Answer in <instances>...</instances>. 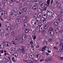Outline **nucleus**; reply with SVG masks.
I'll return each instance as SVG.
<instances>
[{"label": "nucleus", "instance_id": "37", "mask_svg": "<svg viewBox=\"0 0 63 63\" xmlns=\"http://www.w3.org/2000/svg\"><path fill=\"white\" fill-rule=\"evenodd\" d=\"M54 25H55V26H57L58 25V22H55L54 23Z\"/></svg>", "mask_w": 63, "mask_h": 63}, {"label": "nucleus", "instance_id": "48", "mask_svg": "<svg viewBox=\"0 0 63 63\" xmlns=\"http://www.w3.org/2000/svg\"><path fill=\"white\" fill-rule=\"evenodd\" d=\"M11 24H9L8 25H7L6 26L7 27V28H9V27L11 26Z\"/></svg>", "mask_w": 63, "mask_h": 63}, {"label": "nucleus", "instance_id": "10", "mask_svg": "<svg viewBox=\"0 0 63 63\" xmlns=\"http://www.w3.org/2000/svg\"><path fill=\"white\" fill-rule=\"evenodd\" d=\"M23 47L24 48V49L25 50H26V51H27L28 50V49H29V46H23Z\"/></svg>", "mask_w": 63, "mask_h": 63}, {"label": "nucleus", "instance_id": "51", "mask_svg": "<svg viewBox=\"0 0 63 63\" xmlns=\"http://www.w3.org/2000/svg\"><path fill=\"white\" fill-rule=\"evenodd\" d=\"M29 55L27 54L26 55V58H27V59H28L29 58Z\"/></svg>", "mask_w": 63, "mask_h": 63}, {"label": "nucleus", "instance_id": "32", "mask_svg": "<svg viewBox=\"0 0 63 63\" xmlns=\"http://www.w3.org/2000/svg\"><path fill=\"white\" fill-rule=\"evenodd\" d=\"M24 25L25 27H27L28 26V24L27 23H24Z\"/></svg>", "mask_w": 63, "mask_h": 63}, {"label": "nucleus", "instance_id": "12", "mask_svg": "<svg viewBox=\"0 0 63 63\" xmlns=\"http://www.w3.org/2000/svg\"><path fill=\"white\" fill-rule=\"evenodd\" d=\"M22 13V11L21 10H19L18 11L17 13L19 15H20Z\"/></svg>", "mask_w": 63, "mask_h": 63}, {"label": "nucleus", "instance_id": "63", "mask_svg": "<svg viewBox=\"0 0 63 63\" xmlns=\"http://www.w3.org/2000/svg\"><path fill=\"white\" fill-rule=\"evenodd\" d=\"M52 40L51 38L49 39V42H52Z\"/></svg>", "mask_w": 63, "mask_h": 63}, {"label": "nucleus", "instance_id": "16", "mask_svg": "<svg viewBox=\"0 0 63 63\" xmlns=\"http://www.w3.org/2000/svg\"><path fill=\"white\" fill-rule=\"evenodd\" d=\"M55 2H54V3L53 5V7H55V6L57 4V3H58V1H57V0H55Z\"/></svg>", "mask_w": 63, "mask_h": 63}, {"label": "nucleus", "instance_id": "24", "mask_svg": "<svg viewBox=\"0 0 63 63\" xmlns=\"http://www.w3.org/2000/svg\"><path fill=\"white\" fill-rule=\"evenodd\" d=\"M6 30L8 32H10L11 31L10 27H8L6 28Z\"/></svg>", "mask_w": 63, "mask_h": 63}, {"label": "nucleus", "instance_id": "4", "mask_svg": "<svg viewBox=\"0 0 63 63\" xmlns=\"http://www.w3.org/2000/svg\"><path fill=\"white\" fill-rule=\"evenodd\" d=\"M37 8H38V5H35L33 6L32 7V9L33 10H36Z\"/></svg>", "mask_w": 63, "mask_h": 63}, {"label": "nucleus", "instance_id": "43", "mask_svg": "<svg viewBox=\"0 0 63 63\" xmlns=\"http://www.w3.org/2000/svg\"><path fill=\"white\" fill-rule=\"evenodd\" d=\"M50 2V0H47V4H49Z\"/></svg>", "mask_w": 63, "mask_h": 63}, {"label": "nucleus", "instance_id": "26", "mask_svg": "<svg viewBox=\"0 0 63 63\" xmlns=\"http://www.w3.org/2000/svg\"><path fill=\"white\" fill-rule=\"evenodd\" d=\"M50 33L51 36H53V35H54V32H53V31H51L50 32Z\"/></svg>", "mask_w": 63, "mask_h": 63}, {"label": "nucleus", "instance_id": "23", "mask_svg": "<svg viewBox=\"0 0 63 63\" xmlns=\"http://www.w3.org/2000/svg\"><path fill=\"white\" fill-rule=\"evenodd\" d=\"M43 46L45 47V46H46L47 45V42H46L44 41L43 42Z\"/></svg>", "mask_w": 63, "mask_h": 63}, {"label": "nucleus", "instance_id": "27", "mask_svg": "<svg viewBox=\"0 0 63 63\" xmlns=\"http://www.w3.org/2000/svg\"><path fill=\"white\" fill-rule=\"evenodd\" d=\"M45 4L44 3H42L41 5V6L42 8H44V7H45Z\"/></svg>", "mask_w": 63, "mask_h": 63}, {"label": "nucleus", "instance_id": "49", "mask_svg": "<svg viewBox=\"0 0 63 63\" xmlns=\"http://www.w3.org/2000/svg\"><path fill=\"white\" fill-rule=\"evenodd\" d=\"M58 58H59V59L61 60H63V58L62 57H60L59 56V57H58Z\"/></svg>", "mask_w": 63, "mask_h": 63}, {"label": "nucleus", "instance_id": "64", "mask_svg": "<svg viewBox=\"0 0 63 63\" xmlns=\"http://www.w3.org/2000/svg\"><path fill=\"white\" fill-rule=\"evenodd\" d=\"M12 51H13L12 50V49H10L9 50V52L10 53H12Z\"/></svg>", "mask_w": 63, "mask_h": 63}, {"label": "nucleus", "instance_id": "31", "mask_svg": "<svg viewBox=\"0 0 63 63\" xmlns=\"http://www.w3.org/2000/svg\"><path fill=\"white\" fill-rule=\"evenodd\" d=\"M29 30L28 29H26L25 30V32H26V33H28L29 32Z\"/></svg>", "mask_w": 63, "mask_h": 63}, {"label": "nucleus", "instance_id": "50", "mask_svg": "<svg viewBox=\"0 0 63 63\" xmlns=\"http://www.w3.org/2000/svg\"><path fill=\"white\" fill-rule=\"evenodd\" d=\"M15 59V57H13L12 58V59L13 61H14V62H15V60L14 59Z\"/></svg>", "mask_w": 63, "mask_h": 63}, {"label": "nucleus", "instance_id": "41", "mask_svg": "<svg viewBox=\"0 0 63 63\" xmlns=\"http://www.w3.org/2000/svg\"><path fill=\"white\" fill-rule=\"evenodd\" d=\"M63 16L62 14H60L58 15V17H62Z\"/></svg>", "mask_w": 63, "mask_h": 63}, {"label": "nucleus", "instance_id": "14", "mask_svg": "<svg viewBox=\"0 0 63 63\" xmlns=\"http://www.w3.org/2000/svg\"><path fill=\"white\" fill-rule=\"evenodd\" d=\"M4 47V43H2L0 45V47L1 48H3Z\"/></svg>", "mask_w": 63, "mask_h": 63}, {"label": "nucleus", "instance_id": "1", "mask_svg": "<svg viewBox=\"0 0 63 63\" xmlns=\"http://www.w3.org/2000/svg\"><path fill=\"white\" fill-rule=\"evenodd\" d=\"M9 15L11 16H13L15 17L17 16V13L14 12H13V13H12V12H11L9 14Z\"/></svg>", "mask_w": 63, "mask_h": 63}, {"label": "nucleus", "instance_id": "36", "mask_svg": "<svg viewBox=\"0 0 63 63\" xmlns=\"http://www.w3.org/2000/svg\"><path fill=\"white\" fill-rule=\"evenodd\" d=\"M61 10H62V9L60 7L58 9V11L59 13H60L61 11Z\"/></svg>", "mask_w": 63, "mask_h": 63}, {"label": "nucleus", "instance_id": "5", "mask_svg": "<svg viewBox=\"0 0 63 63\" xmlns=\"http://www.w3.org/2000/svg\"><path fill=\"white\" fill-rule=\"evenodd\" d=\"M35 55H36V56L37 57V58L38 59H40V58H41V55L39 54H38V53L36 52L35 53Z\"/></svg>", "mask_w": 63, "mask_h": 63}, {"label": "nucleus", "instance_id": "25", "mask_svg": "<svg viewBox=\"0 0 63 63\" xmlns=\"http://www.w3.org/2000/svg\"><path fill=\"white\" fill-rule=\"evenodd\" d=\"M31 14V11H28L27 12V14L28 15H30Z\"/></svg>", "mask_w": 63, "mask_h": 63}, {"label": "nucleus", "instance_id": "11", "mask_svg": "<svg viewBox=\"0 0 63 63\" xmlns=\"http://www.w3.org/2000/svg\"><path fill=\"white\" fill-rule=\"evenodd\" d=\"M52 59V58L50 57H49L47 60V63H50V61Z\"/></svg>", "mask_w": 63, "mask_h": 63}, {"label": "nucleus", "instance_id": "18", "mask_svg": "<svg viewBox=\"0 0 63 63\" xmlns=\"http://www.w3.org/2000/svg\"><path fill=\"white\" fill-rule=\"evenodd\" d=\"M26 39V36L25 35L24 36H22V39L24 41H25Z\"/></svg>", "mask_w": 63, "mask_h": 63}, {"label": "nucleus", "instance_id": "15", "mask_svg": "<svg viewBox=\"0 0 63 63\" xmlns=\"http://www.w3.org/2000/svg\"><path fill=\"white\" fill-rule=\"evenodd\" d=\"M36 21H37V22L40 21H41V18L40 17H37L36 19Z\"/></svg>", "mask_w": 63, "mask_h": 63}, {"label": "nucleus", "instance_id": "17", "mask_svg": "<svg viewBox=\"0 0 63 63\" xmlns=\"http://www.w3.org/2000/svg\"><path fill=\"white\" fill-rule=\"evenodd\" d=\"M38 11L39 13H42V11H43V10H42V9L41 8H39L38 9Z\"/></svg>", "mask_w": 63, "mask_h": 63}, {"label": "nucleus", "instance_id": "7", "mask_svg": "<svg viewBox=\"0 0 63 63\" xmlns=\"http://www.w3.org/2000/svg\"><path fill=\"white\" fill-rule=\"evenodd\" d=\"M19 40V42L21 44V43H23V40H22V39L21 37H20L19 38H18Z\"/></svg>", "mask_w": 63, "mask_h": 63}, {"label": "nucleus", "instance_id": "22", "mask_svg": "<svg viewBox=\"0 0 63 63\" xmlns=\"http://www.w3.org/2000/svg\"><path fill=\"white\" fill-rule=\"evenodd\" d=\"M30 57L32 58H33L34 57V55L32 53L31 55H30Z\"/></svg>", "mask_w": 63, "mask_h": 63}, {"label": "nucleus", "instance_id": "46", "mask_svg": "<svg viewBox=\"0 0 63 63\" xmlns=\"http://www.w3.org/2000/svg\"><path fill=\"white\" fill-rule=\"evenodd\" d=\"M7 19L11 21L12 20V18L10 17H7Z\"/></svg>", "mask_w": 63, "mask_h": 63}, {"label": "nucleus", "instance_id": "44", "mask_svg": "<svg viewBox=\"0 0 63 63\" xmlns=\"http://www.w3.org/2000/svg\"><path fill=\"white\" fill-rule=\"evenodd\" d=\"M38 25L39 26V27H41V26L42 25V23H38Z\"/></svg>", "mask_w": 63, "mask_h": 63}, {"label": "nucleus", "instance_id": "57", "mask_svg": "<svg viewBox=\"0 0 63 63\" xmlns=\"http://www.w3.org/2000/svg\"><path fill=\"white\" fill-rule=\"evenodd\" d=\"M5 46L6 47H10V46H9V45H8V42H7V44H5Z\"/></svg>", "mask_w": 63, "mask_h": 63}, {"label": "nucleus", "instance_id": "20", "mask_svg": "<svg viewBox=\"0 0 63 63\" xmlns=\"http://www.w3.org/2000/svg\"><path fill=\"white\" fill-rule=\"evenodd\" d=\"M45 40L46 42H48L49 38L47 37H46L45 38Z\"/></svg>", "mask_w": 63, "mask_h": 63}, {"label": "nucleus", "instance_id": "2", "mask_svg": "<svg viewBox=\"0 0 63 63\" xmlns=\"http://www.w3.org/2000/svg\"><path fill=\"white\" fill-rule=\"evenodd\" d=\"M52 13V12H51L50 11H47V15L48 16H52L51 14Z\"/></svg>", "mask_w": 63, "mask_h": 63}, {"label": "nucleus", "instance_id": "47", "mask_svg": "<svg viewBox=\"0 0 63 63\" xmlns=\"http://www.w3.org/2000/svg\"><path fill=\"white\" fill-rule=\"evenodd\" d=\"M38 15H39L40 17H41V16H42V13H39Z\"/></svg>", "mask_w": 63, "mask_h": 63}, {"label": "nucleus", "instance_id": "21", "mask_svg": "<svg viewBox=\"0 0 63 63\" xmlns=\"http://www.w3.org/2000/svg\"><path fill=\"white\" fill-rule=\"evenodd\" d=\"M14 39L15 42H17L18 40H17V37H14Z\"/></svg>", "mask_w": 63, "mask_h": 63}, {"label": "nucleus", "instance_id": "45", "mask_svg": "<svg viewBox=\"0 0 63 63\" xmlns=\"http://www.w3.org/2000/svg\"><path fill=\"white\" fill-rule=\"evenodd\" d=\"M48 6H49L48 4H47H47H45L44 7H45V8H47V7H48Z\"/></svg>", "mask_w": 63, "mask_h": 63}, {"label": "nucleus", "instance_id": "38", "mask_svg": "<svg viewBox=\"0 0 63 63\" xmlns=\"http://www.w3.org/2000/svg\"><path fill=\"white\" fill-rule=\"evenodd\" d=\"M59 29H58L56 30H55V33H59Z\"/></svg>", "mask_w": 63, "mask_h": 63}, {"label": "nucleus", "instance_id": "55", "mask_svg": "<svg viewBox=\"0 0 63 63\" xmlns=\"http://www.w3.org/2000/svg\"><path fill=\"white\" fill-rule=\"evenodd\" d=\"M42 35H45V31H43L42 32Z\"/></svg>", "mask_w": 63, "mask_h": 63}, {"label": "nucleus", "instance_id": "19", "mask_svg": "<svg viewBox=\"0 0 63 63\" xmlns=\"http://www.w3.org/2000/svg\"><path fill=\"white\" fill-rule=\"evenodd\" d=\"M5 63H10L11 62L10 61V60L7 59L5 61Z\"/></svg>", "mask_w": 63, "mask_h": 63}, {"label": "nucleus", "instance_id": "60", "mask_svg": "<svg viewBox=\"0 0 63 63\" xmlns=\"http://www.w3.org/2000/svg\"><path fill=\"white\" fill-rule=\"evenodd\" d=\"M11 50L12 51H15V48L13 47L12 48Z\"/></svg>", "mask_w": 63, "mask_h": 63}, {"label": "nucleus", "instance_id": "29", "mask_svg": "<svg viewBox=\"0 0 63 63\" xmlns=\"http://www.w3.org/2000/svg\"><path fill=\"white\" fill-rule=\"evenodd\" d=\"M27 10V8L26 7H25L23 8L22 10L23 12H26Z\"/></svg>", "mask_w": 63, "mask_h": 63}, {"label": "nucleus", "instance_id": "52", "mask_svg": "<svg viewBox=\"0 0 63 63\" xmlns=\"http://www.w3.org/2000/svg\"><path fill=\"white\" fill-rule=\"evenodd\" d=\"M42 50L43 52V51H44L45 50V47L42 48Z\"/></svg>", "mask_w": 63, "mask_h": 63}, {"label": "nucleus", "instance_id": "34", "mask_svg": "<svg viewBox=\"0 0 63 63\" xmlns=\"http://www.w3.org/2000/svg\"><path fill=\"white\" fill-rule=\"evenodd\" d=\"M14 55L15 57H17L18 56V54L17 53H16L14 54Z\"/></svg>", "mask_w": 63, "mask_h": 63}, {"label": "nucleus", "instance_id": "56", "mask_svg": "<svg viewBox=\"0 0 63 63\" xmlns=\"http://www.w3.org/2000/svg\"><path fill=\"white\" fill-rule=\"evenodd\" d=\"M24 5L25 6H27V2H25L24 3Z\"/></svg>", "mask_w": 63, "mask_h": 63}, {"label": "nucleus", "instance_id": "39", "mask_svg": "<svg viewBox=\"0 0 63 63\" xmlns=\"http://www.w3.org/2000/svg\"><path fill=\"white\" fill-rule=\"evenodd\" d=\"M59 51L60 52H62L63 51V48H61L59 49Z\"/></svg>", "mask_w": 63, "mask_h": 63}, {"label": "nucleus", "instance_id": "3", "mask_svg": "<svg viewBox=\"0 0 63 63\" xmlns=\"http://www.w3.org/2000/svg\"><path fill=\"white\" fill-rule=\"evenodd\" d=\"M19 52L20 53H22L23 54H24L25 53V50L24 48L20 49L19 50Z\"/></svg>", "mask_w": 63, "mask_h": 63}, {"label": "nucleus", "instance_id": "58", "mask_svg": "<svg viewBox=\"0 0 63 63\" xmlns=\"http://www.w3.org/2000/svg\"><path fill=\"white\" fill-rule=\"evenodd\" d=\"M17 12V10L16 8H15V9H14V12L16 13Z\"/></svg>", "mask_w": 63, "mask_h": 63}, {"label": "nucleus", "instance_id": "9", "mask_svg": "<svg viewBox=\"0 0 63 63\" xmlns=\"http://www.w3.org/2000/svg\"><path fill=\"white\" fill-rule=\"evenodd\" d=\"M16 22L17 24H20L21 23V20L19 19H17L16 20Z\"/></svg>", "mask_w": 63, "mask_h": 63}, {"label": "nucleus", "instance_id": "28", "mask_svg": "<svg viewBox=\"0 0 63 63\" xmlns=\"http://www.w3.org/2000/svg\"><path fill=\"white\" fill-rule=\"evenodd\" d=\"M40 3V1L39 0H36L35 1V4L36 5H38Z\"/></svg>", "mask_w": 63, "mask_h": 63}, {"label": "nucleus", "instance_id": "59", "mask_svg": "<svg viewBox=\"0 0 63 63\" xmlns=\"http://www.w3.org/2000/svg\"><path fill=\"white\" fill-rule=\"evenodd\" d=\"M10 23H5V26H7V25H8L9 24H10Z\"/></svg>", "mask_w": 63, "mask_h": 63}, {"label": "nucleus", "instance_id": "53", "mask_svg": "<svg viewBox=\"0 0 63 63\" xmlns=\"http://www.w3.org/2000/svg\"><path fill=\"white\" fill-rule=\"evenodd\" d=\"M59 46L61 47H62L63 46V43H61L60 44Z\"/></svg>", "mask_w": 63, "mask_h": 63}, {"label": "nucleus", "instance_id": "30", "mask_svg": "<svg viewBox=\"0 0 63 63\" xmlns=\"http://www.w3.org/2000/svg\"><path fill=\"white\" fill-rule=\"evenodd\" d=\"M22 19L24 21H27V20H28L27 19L25 18L23 16V17H22Z\"/></svg>", "mask_w": 63, "mask_h": 63}, {"label": "nucleus", "instance_id": "62", "mask_svg": "<svg viewBox=\"0 0 63 63\" xmlns=\"http://www.w3.org/2000/svg\"><path fill=\"white\" fill-rule=\"evenodd\" d=\"M20 1V0H16V1L17 3H19V2Z\"/></svg>", "mask_w": 63, "mask_h": 63}, {"label": "nucleus", "instance_id": "33", "mask_svg": "<svg viewBox=\"0 0 63 63\" xmlns=\"http://www.w3.org/2000/svg\"><path fill=\"white\" fill-rule=\"evenodd\" d=\"M57 20L58 21V22H60L62 21V18H60L58 19Z\"/></svg>", "mask_w": 63, "mask_h": 63}, {"label": "nucleus", "instance_id": "13", "mask_svg": "<svg viewBox=\"0 0 63 63\" xmlns=\"http://www.w3.org/2000/svg\"><path fill=\"white\" fill-rule=\"evenodd\" d=\"M5 8V4H0V8L1 9H4Z\"/></svg>", "mask_w": 63, "mask_h": 63}, {"label": "nucleus", "instance_id": "40", "mask_svg": "<svg viewBox=\"0 0 63 63\" xmlns=\"http://www.w3.org/2000/svg\"><path fill=\"white\" fill-rule=\"evenodd\" d=\"M53 28H50L49 29V31H53Z\"/></svg>", "mask_w": 63, "mask_h": 63}, {"label": "nucleus", "instance_id": "35", "mask_svg": "<svg viewBox=\"0 0 63 63\" xmlns=\"http://www.w3.org/2000/svg\"><path fill=\"white\" fill-rule=\"evenodd\" d=\"M45 48V49L46 50H48V49H49V48L47 47H44Z\"/></svg>", "mask_w": 63, "mask_h": 63}, {"label": "nucleus", "instance_id": "8", "mask_svg": "<svg viewBox=\"0 0 63 63\" xmlns=\"http://www.w3.org/2000/svg\"><path fill=\"white\" fill-rule=\"evenodd\" d=\"M31 23L32 24V25H35V24H36V21L34 20H32V21Z\"/></svg>", "mask_w": 63, "mask_h": 63}, {"label": "nucleus", "instance_id": "54", "mask_svg": "<svg viewBox=\"0 0 63 63\" xmlns=\"http://www.w3.org/2000/svg\"><path fill=\"white\" fill-rule=\"evenodd\" d=\"M27 4H30L31 3V2H30V1H28L27 2Z\"/></svg>", "mask_w": 63, "mask_h": 63}, {"label": "nucleus", "instance_id": "6", "mask_svg": "<svg viewBox=\"0 0 63 63\" xmlns=\"http://www.w3.org/2000/svg\"><path fill=\"white\" fill-rule=\"evenodd\" d=\"M41 22L43 23H45L46 22V19L44 18H42L41 19Z\"/></svg>", "mask_w": 63, "mask_h": 63}, {"label": "nucleus", "instance_id": "61", "mask_svg": "<svg viewBox=\"0 0 63 63\" xmlns=\"http://www.w3.org/2000/svg\"><path fill=\"white\" fill-rule=\"evenodd\" d=\"M32 32L33 34H35V33H36V31L35 30H33L32 31Z\"/></svg>", "mask_w": 63, "mask_h": 63}, {"label": "nucleus", "instance_id": "42", "mask_svg": "<svg viewBox=\"0 0 63 63\" xmlns=\"http://www.w3.org/2000/svg\"><path fill=\"white\" fill-rule=\"evenodd\" d=\"M57 5L58 7H60V6H61V4H60V3H57Z\"/></svg>", "mask_w": 63, "mask_h": 63}]
</instances>
